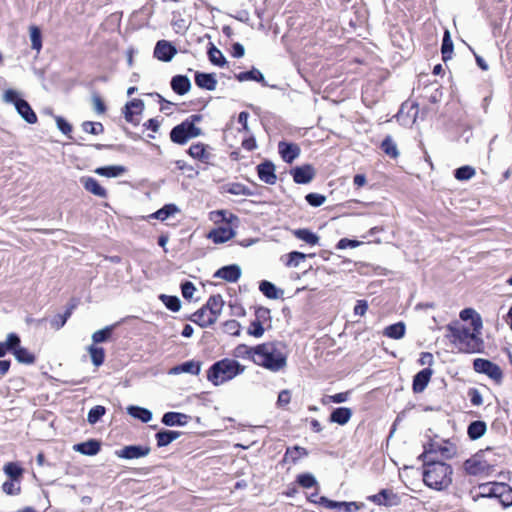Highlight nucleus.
Instances as JSON below:
<instances>
[{"mask_svg": "<svg viewBox=\"0 0 512 512\" xmlns=\"http://www.w3.org/2000/svg\"><path fill=\"white\" fill-rule=\"evenodd\" d=\"M471 326L472 328L458 322L447 326L449 331L447 337L460 352L478 353L482 350L481 330L483 323L480 315H476V319H473Z\"/></svg>", "mask_w": 512, "mask_h": 512, "instance_id": "nucleus-1", "label": "nucleus"}, {"mask_svg": "<svg viewBox=\"0 0 512 512\" xmlns=\"http://www.w3.org/2000/svg\"><path fill=\"white\" fill-rule=\"evenodd\" d=\"M475 500L480 512H502L512 505V488L505 483H485L479 486Z\"/></svg>", "mask_w": 512, "mask_h": 512, "instance_id": "nucleus-2", "label": "nucleus"}, {"mask_svg": "<svg viewBox=\"0 0 512 512\" xmlns=\"http://www.w3.org/2000/svg\"><path fill=\"white\" fill-rule=\"evenodd\" d=\"M423 481L431 489L443 491L452 483L453 469L450 465L429 459L424 461Z\"/></svg>", "mask_w": 512, "mask_h": 512, "instance_id": "nucleus-3", "label": "nucleus"}, {"mask_svg": "<svg viewBox=\"0 0 512 512\" xmlns=\"http://www.w3.org/2000/svg\"><path fill=\"white\" fill-rule=\"evenodd\" d=\"M258 365L277 372L287 365V354L282 343H264L258 345Z\"/></svg>", "mask_w": 512, "mask_h": 512, "instance_id": "nucleus-4", "label": "nucleus"}, {"mask_svg": "<svg viewBox=\"0 0 512 512\" xmlns=\"http://www.w3.org/2000/svg\"><path fill=\"white\" fill-rule=\"evenodd\" d=\"M245 371V366L232 358L215 362L207 370V379L215 386L222 385Z\"/></svg>", "mask_w": 512, "mask_h": 512, "instance_id": "nucleus-5", "label": "nucleus"}, {"mask_svg": "<svg viewBox=\"0 0 512 512\" xmlns=\"http://www.w3.org/2000/svg\"><path fill=\"white\" fill-rule=\"evenodd\" d=\"M199 115H192L190 119L183 121L175 126L170 132L171 141L176 144H185L189 139L201 135V129L195 126V122L200 121Z\"/></svg>", "mask_w": 512, "mask_h": 512, "instance_id": "nucleus-6", "label": "nucleus"}, {"mask_svg": "<svg viewBox=\"0 0 512 512\" xmlns=\"http://www.w3.org/2000/svg\"><path fill=\"white\" fill-rule=\"evenodd\" d=\"M3 100L7 103H13L18 114L29 124L37 122V115L31 108L30 104L19 98L18 92L13 89H8L3 94Z\"/></svg>", "mask_w": 512, "mask_h": 512, "instance_id": "nucleus-7", "label": "nucleus"}, {"mask_svg": "<svg viewBox=\"0 0 512 512\" xmlns=\"http://www.w3.org/2000/svg\"><path fill=\"white\" fill-rule=\"evenodd\" d=\"M456 453V446L449 441H433L424 447V452L419 456V459L423 461L433 459L430 457L432 454H439L444 459H451Z\"/></svg>", "mask_w": 512, "mask_h": 512, "instance_id": "nucleus-8", "label": "nucleus"}, {"mask_svg": "<svg viewBox=\"0 0 512 512\" xmlns=\"http://www.w3.org/2000/svg\"><path fill=\"white\" fill-rule=\"evenodd\" d=\"M473 368L477 373L485 374L497 383H500L503 378L501 368L487 359L476 358L473 361Z\"/></svg>", "mask_w": 512, "mask_h": 512, "instance_id": "nucleus-9", "label": "nucleus"}, {"mask_svg": "<svg viewBox=\"0 0 512 512\" xmlns=\"http://www.w3.org/2000/svg\"><path fill=\"white\" fill-rule=\"evenodd\" d=\"M177 49L172 43L166 40H160L156 43L154 56L163 62H169L176 55Z\"/></svg>", "mask_w": 512, "mask_h": 512, "instance_id": "nucleus-10", "label": "nucleus"}, {"mask_svg": "<svg viewBox=\"0 0 512 512\" xmlns=\"http://www.w3.org/2000/svg\"><path fill=\"white\" fill-rule=\"evenodd\" d=\"M278 152L284 162L291 164L299 157L301 149L298 144L280 141L278 143Z\"/></svg>", "mask_w": 512, "mask_h": 512, "instance_id": "nucleus-11", "label": "nucleus"}, {"mask_svg": "<svg viewBox=\"0 0 512 512\" xmlns=\"http://www.w3.org/2000/svg\"><path fill=\"white\" fill-rule=\"evenodd\" d=\"M150 450L148 446L129 445L116 451V455L123 459H138L147 456Z\"/></svg>", "mask_w": 512, "mask_h": 512, "instance_id": "nucleus-12", "label": "nucleus"}, {"mask_svg": "<svg viewBox=\"0 0 512 512\" xmlns=\"http://www.w3.org/2000/svg\"><path fill=\"white\" fill-rule=\"evenodd\" d=\"M291 175L293 177L294 182L297 184H307L310 183L315 177L314 168L309 165L297 166L291 170Z\"/></svg>", "mask_w": 512, "mask_h": 512, "instance_id": "nucleus-13", "label": "nucleus"}, {"mask_svg": "<svg viewBox=\"0 0 512 512\" xmlns=\"http://www.w3.org/2000/svg\"><path fill=\"white\" fill-rule=\"evenodd\" d=\"M377 505L396 506L400 503V498L392 490L383 489L379 493L369 498Z\"/></svg>", "mask_w": 512, "mask_h": 512, "instance_id": "nucleus-14", "label": "nucleus"}, {"mask_svg": "<svg viewBox=\"0 0 512 512\" xmlns=\"http://www.w3.org/2000/svg\"><path fill=\"white\" fill-rule=\"evenodd\" d=\"M234 235L235 232L233 231L231 225L224 224L210 231L208 234V238L211 239L214 243L220 244L227 242L228 240L233 238Z\"/></svg>", "mask_w": 512, "mask_h": 512, "instance_id": "nucleus-15", "label": "nucleus"}, {"mask_svg": "<svg viewBox=\"0 0 512 512\" xmlns=\"http://www.w3.org/2000/svg\"><path fill=\"white\" fill-rule=\"evenodd\" d=\"M80 183L83 185L85 190L90 192L91 194L100 198L107 197L106 189L103 188L95 178L83 176L80 178Z\"/></svg>", "mask_w": 512, "mask_h": 512, "instance_id": "nucleus-16", "label": "nucleus"}, {"mask_svg": "<svg viewBox=\"0 0 512 512\" xmlns=\"http://www.w3.org/2000/svg\"><path fill=\"white\" fill-rule=\"evenodd\" d=\"M188 154L202 163L208 164L212 158L211 152L207 149V146L203 143H197L190 146Z\"/></svg>", "mask_w": 512, "mask_h": 512, "instance_id": "nucleus-17", "label": "nucleus"}, {"mask_svg": "<svg viewBox=\"0 0 512 512\" xmlns=\"http://www.w3.org/2000/svg\"><path fill=\"white\" fill-rule=\"evenodd\" d=\"M241 276V270L237 265H228L218 269L214 277L224 279L228 282H236Z\"/></svg>", "mask_w": 512, "mask_h": 512, "instance_id": "nucleus-18", "label": "nucleus"}, {"mask_svg": "<svg viewBox=\"0 0 512 512\" xmlns=\"http://www.w3.org/2000/svg\"><path fill=\"white\" fill-rule=\"evenodd\" d=\"M258 177L267 184H275L277 176L274 164L267 161L258 165Z\"/></svg>", "mask_w": 512, "mask_h": 512, "instance_id": "nucleus-19", "label": "nucleus"}, {"mask_svg": "<svg viewBox=\"0 0 512 512\" xmlns=\"http://www.w3.org/2000/svg\"><path fill=\"white\" fill-rule=\"evenodd\" d=\"M431 376L432 370L429 368H425L418 372L413 379V391L415 393L423 392L427 387Z\"/></svg>", "mask_w": 512, "mask_h": 512, "instance_id": "nucleus-20", "label": "nucleus"}, {"mask_svg": "<svg viewBox=\"0 0 512 512\" xmlns=\"http://www.w3.org/2000/svg\"><path fill=\"white\" fill-rule=\"evenodd\" d=\"M190 320L202 328L209 327L216 322V320L212 315H210V312L206 310L205 307L200 308L194 314H192Z\"/></svg>", "mask_w": 512, "mask_h": 512, "instance_id": "nucleus-21", "label": "nucleus"}, {"mask_svg": "<svg viewBox=\"0 0 512 512\" xmlns=\"http://www.w3.org/2000/svg\"><path fill=\"white\" fill-rule=\"evenodd\" d=\"M143 101L140 99H133L125 105L124 117L127 122L137 124L134 116L139 114L143 109Z\"/></svg>", "mask_w": 512, "mask_h": 512, "instance_id": "nucleus-22", "label": "nucleus"}, {"mask_svg": "<svg viewBox=\"0 0 512 512\" xmlns=\"http://www.w3.org/2000/svg\"><path fill=\"white\" fill-rule=\"evenodd\" d=\"M195 83L198 87L213 91L216 89L217 80L213 74L196 72Z\"/></svg>", "mask_w": 512, "mask_h": 512, "instance_id": "nucleus-23", "label": "nucleus"}, {"mask_svg": "<svg viewBox=\"0 0 512 512\" xmlns=\"http://www.w3.org/2000/svg\"><path fill=\"white\" fill-rule=\"evenodd\" d=\"M224 306V301L221 295H212L209 297L206 304L203 306L210 312V315L217 321Z\"/></svg>", "mask_w": 512, "mask_h": 512, "instance_id": "nucleus-24", "label": "nucleus"}, {"mask_svg": "<svg viewBox=\"0 0 512 512\" xmlns=\"http://www.w3.org/2000/svg\"><path fill=\"white\" fill-rule=\"evenodd\" d=\"M171 88L178 95H185L191 89V82L187 76L176 75L171 80Z\"/></svg>", "mask_w": 512, "mask_h": 512, "instance_id": "nucleus-25", "label": "nucleus"}, {"mask_svg": "<svg viewBox=\"0 0 512 512\" xmlns=\"http://www.w3.org/2000/svg\"><path fill=\"white\" fill-rule=\"evenodd\" d=\"M188 422V416L179 412H167L162 417V423L166 426H184Z\"/></svg>", "mask_w": 512, "mask_h": 512, "instance_id": "nucleus-26", "label": "nucleus"}, {"mask_svg": "<svg viewBox=\"0 0 512 512\" xmlns=\"http://www.w3.org/2000/svg\"><path fill=\"white\" fill-rule=\"evenodd\" d=\"M74 450L88 456H94L100 451V443L97 440H88L74 445Z\"/></svg>", "mask_w": 512, "mask_h": 512, "instance_id": "nucleus-27", "label": "nucleus"}, {"mask_svg": "<svg viewBox=\"0 0 512 512\" xmlns=\"http://www.w3.org/2000/svg\"><path fill=\"white\" fill-rule=\"evenodd\" d=\"M258 288L269 299H280L284 294L283 290L267 280L261 281Z\"/></svg>", "mask_w": 512, "mask_h": 512, "instance_id": "nucleus-28", "label": "nucleus"}, {"mask_svg": "<svg viewBox=\"0 0 512 512\" xmlns=\"http://www.w3.org/2000/svg\"><path fill=\"white\" fill-rule=\"evenodd\" d=\"M314 254H305L298 251H292L282 257V261L287 267H298L307 257H313Z\"/></svg>", "mask_w": 512, "mask_h": 512, "instance_id": "nucleus-29", "label": "nucleus"}, {"mask_svg": "<svg viewBox=\"0 0 512 512\" xmlns=\"http://www.w3.org/2000/svg\"><path fill=\"white\" fill-rule=\"evenodd\" d=\"M352 410L347 407H339L332 411L330 421L339 425H345L351 419Z\"/></svg>", "mask_w": 512, "mask_h": 512, "instance_id": "nucleus-30", "label": "nucleus"}, {"mask_svg": "<svg viewBox=\"0 0 512 512\" xmlns=\"http://www.w3.org/2000/svg\"><path fill=\"white\" fill-rule=\"evenodd\" d=\"M181 435L179 431L162 430L156 433L155 438L157 440L158 447H165L178 439Z\"/></svg>", "mask_w": 512, "mask_h": 512, "instance_id": "nucleus-31", "label": "nucleus"}, {"mask_svg": "<svg viewBox=\"0 0 512 512\" xmlns=\"http://www.w3.org/2000/svg\"><path fill=\"white\" fill-rule=\"evenodd\" d=\"M20 343V337L16 333H9L6 341L0 342V358L4 357L8 351L13 353Z\"/></svg>", "mask_w": 512, "mask_h": 512, "instance_id": "nucleus-32", "label": "nucleus"}, {"mask_svg": "<svg viewBox=\"0 0 512 512\" xmlns=\"http://www.w3.org/2000/svg\"><path fill=\"white\" fill-rule=\"evenodd\" d=\"M126 172V168L122 165H111V166H104V167H98L95 169V173L108 177V178H116L121 175H123Z\"/></svg>", "mask_w": 512, "mask_h": 512, "instance_id": "nucleus-33", "label": "nucleus"}, {"mask_svg": "<svg viewBox=\"0 0 512 512\" xmlns=\"http://www.w3.org/2000/svg\"><path fill=\"white\" fill-rule=\"evenodd\" d=\"M406 326L404 322H397L395 324L387 326L383 330V335L391 339H402L405 336Z\"/></svg>", "mask_w": 512, "mask_h": 512, "instance_id": "nucleus-34", "label": "nucleus"}, {"mask_svg": "<svg viewBox=\"0 0 512 512\" xmlns=\"http://www.w3.org/2000/svg\"><path fill=\"white\" fill-rule=\"evenodd\" d=\"M233 356L235 358L247 359L252 362H255L256 348L249 347L245 344H239L238 346L235 347L233 351Z\"/></svg>", "mask_w": 512, "mask_h": 512, "instance_id": "nucleus-35", "label": "nucleus"}, {"mask_svg": "<svg viewBox=\"0 0 512 512\" xmlns=\"http://www.w3.org/2000/svg\"><path fill=\"white\" fill-rule=\"evenodd\" d=\"M307 450L300 446L289 447L286 450L284 455V462L286 463H296L300 458L306 456Z\"/></svg>", "mask_w": 512, "mask_h": 512, "instance_id": "nucleus-36", "label": "nucleus"}, {"mask_svg": "<svg viewBox=\"0 0 512 512\" xmlns=\"http://www.w3.org/2000/svg\"><path fill=\"white\" fill-rule=\"evenodd\" d=\"M127 412L130 416L139 419L143 423H148L152 419V412L139 406H129Z\"/></svg>", "mask_w": 512, "mask_h": 512, "instance_id": "nucleus-37", "label": "nucleus"}, {"mask_svg": "<svg viewBox=\"0 0 512 512\" xmlns=\"http://www.w3.org/2000/svg\"><path fill=\"white\" fill-rule=\"evenodd\" d=\"M293 235L312 246L319 242V236L308 229H296L293 231Z\"/></svg>", "mask_w": 512, "mask_h": 512, "instance_id": "nucleus-38", "label": "nucleus"}, {"mask_svg": "<svg viewBox=\"0 0 512 512\" xmlns=\"http://www.w3.org/2000/svg\"><path fill=\"white\" fill-rule=\"evenodd\" d=\"M13 355L20 363L32 364L35 361L34 355L30 353L28 349L21 347L20 344L14 349Z\"/></svg>", "mask_w": 512, "mask_h": 512, "instance_id": "nucleus-39", "label": "nucleus"}, {"mask_svg": "<svg viewBox=\"0 0 512 512\" xmlns=\"http://www.w3.org/2000/svg\"><path fill=\"white\" fill-rule=\"evenodd\" d=\"M88 352L92 363L96 367H99L103 364L105 358V352L103 348L97 347L93 344L88 347Z\"/></svg>", "mask_w": 512, "mask_h": 512, "instance_id": "nucleus-40", "label": "nucleus"}, {"mask_svg": "<svg viewBox=\"0 0 512 512\" xmlns=\"http://www.w3.org/2000/svg\"><path fill=\"white\" fill-rule=\"evenodd\" d=\"M5 474L12 480L20 481V478L23 475V468H21L17 463L8 462L5 464L3 468Z\"/></svg>", "mask_w": 512, "mask_h": 512, "instance_id": "nucleus-41", "label": "nucleus"}, {"mask_svg": "<svg viewBox=\"0 0 512 512\" xmlns=\"http://www.w3.org/2000/svg\"><path fill=\"white\" fill-rule=\"evenodd\" d=\"M441 52L443 61L451 59L453 53V42L451 40L450 32L448 30H446L444 33Z\"/></svg>", "mask_w": 512, "mask_h": 512, "instance_id": "nucleus-42", "label": "nucleus"}, {"mask_svg": "<svg viewBox=\"0 0 512 512\" xmlns=\"http://www.w3.org/2000/svg\"><path fill=\"white\" fill-rule=\"evenodd\" d=\"M486 432V424L482 421H474L468 426V435L475 440L480 438Z\"/></svg>", "mask_w": 512, "mask_h": 512, "instance_id": "nucleus-43", "label": "nucleus"}, {"mask_svg": "<svg viewBox=\"0 0 512 512\" xmlns=\"http://www.w3.org/2000/svg\"><path fill=\"white\" fill-rule=\"evenodd\" d=\"M178 211H179V209L177 208L176 205L167 204L164 207H162L161 209H159L158 211H156L154 214H152V217H154L158 220L164 221V220L168 219L170 216L177 213Z\"/></svg>", "mask_w": 512, "mask_h": 512, "instance_id": "nucleus-44", "label": "nucleus"}, {"mask_svg": "<svg viewBox=\"0 0 512 512\" xmlns=\"http://www.w3.org/2000/svg\"><path fill=\"white\" fill-rule=\"evenodd\" d=\"M208 56L211 63L216 66L223 67L226 63L225 57L223 56L222 52L213 44H211L208 50Z\"/></svg>", "mask_w": 512, "mask_h": 512, "instance_id": "nucleus-45", "label": "nucleus"}, {"mask_svg": "<svg viewBox=\"0 0 512 512\" xmlns=\"http://www.w3.org/2000/svg\"><path fill=\"white\" fill-rule=\"evenodd\" d=\"M159 298L162 301V303L167 307V309L173 312H178L180 310L181 302L177 296L161 294Z\"/></svg>", "mask_w": 512, "mask_h": 512, "instance_id": "nucleus-46", "label": "nucleus"}, {"mask_svg": "<svg viewBox=\"0 0 512 512\" xmlns=\"http://www.w3.org/2000/svg\"><path fill=\"white\" fill-rule=\"evenodd\" d=\"M116 325L106 326L101 330H98L92 334V341L94 344L102 343L107 341L112 334V331Z\"/></svg>", "mask_w": 512, "mask_h": 512, "instance_id": "nucleus-47", "label": "nucleus"}, {"mask_svg": "<svg viewBox=\"0 0 512 512\" xmlns=\"http://www.w3.org/2000/svg\"><path fill=\"white\" fill-rule=\"evenodd\" d=\"M74 307H75L74 305H71L70 307L67 308V310L64 314L56 315L50 322L51 327L56 330H59L60 328H62L65 325L68 318L71 316Z\"/></svg>", "mask_w": 512, "mask_h": 512, "instance_id": "nucleus-48", "label": "nucleus"}, {"mask_svg": "<svg viewBox=\"0 0 512 512\" xmlns=\"http://www.w3.org/2000/svg\"><path fill=\"white\" fill-rule=\"evenodd\" d=\"M382 150L391 158H397L399 155V151L397 149L396 143L392 140L390 136H387L381 144Z\"/></svg>", "mask_w": 512, "mask_h": 512, "instance_id": "nucleus-49", "label": "nucleus"}, {"mask_svg": "<svg viewBox=\"0 0 512 512\" xmlns=\"http://www.w3.org/2000/svg\"><path fill=\"white\" fill-rule=\"evenodd\" d=\"M29 31H30L31 47H32V49L39 52L42 48L41 31L37 26H31Z\"/></svg>", "mask_w": 512, "mask_h": 512, "instance_id": "nucleus-50", "label": "nucleus"}, {"mask_svg": "<svg viewBox=\"0 0 512 512\" xmlns=\"http://www.w3.org/2000/svg\"><path fill=\"white\" fill-rule=\"evenodd\" d=\"M105 411V407L101 405L94 406L93 408L90 409L88 413L87 421L90 424L97 423L100 420V418L105 414Z\"/></svg>", "mask_w": 512, "mask_h": 512, "instance_id": "nucleus-51", "label": "nucleus"}, {"mask_svg": "<svg viewBox=\"0 0 512 512\" xmlns=\"http://www.w3.org/2000/svg\"><path fill=\"white\" fill-rule=\"evenodd\" d=\"M19 482L20 481L18 480L12 479L4 482L2 485L3 492L6 493L7 495H18L21 491Z\"/></svg>", "mask_w": 512, "mask_h": 512, "instance_id": "nucleus-52", "label": "nucleus"}, {"mask_svg": "<svg viewBox=\"0 0 512 512\" xmlns=\"http://www.w3.org/2000/svg\"><path fill=\"white\" fill-rule=\"evenodd\" d=\"M211 215H212L211 218L215 222L223 221V222H225L224 224H228V225H231L232 220L236 219V217L232 213L225 211V210H218V211L212 212Z\"/></svg>", "mask_w": 512, "mask_h": 512, "instance_id": "nucleus-53", "label": "nucleus"}, {"mask_svg": "<svg viewBox=\"0 0 512 512\" xmlns=\"http://www.w3.org/2000/svg\"><path fill=\"white\" fill-rule=\"evenodd\" d=\"M475 175V169L471 166H462L455 170L457 180H469Z\"/></svg>", "mask_w": 512, "mask_h": 512, "instance_id": "nucleus-54", "label": "nucleus"}, {"mask_svg": "<svg viewBox=\"0 0 512 512\" xmlns=\"http://www.w3.org/2000/svg\"><path fill=\"white\" fill-rule=\"evenodd\" d=\"M181 369L183 373H189L192 375H198L201 370V365L196 361H187L181 364Z\"/></svg>", "mask_w": 512, "mask_h": 512, "instance_id": "nucleus-55", "label": "nucleus"}, {"mask_svg": "<svg viewBox=\"0 0 512 512\" xmlns=\"http://www.w3.org/2000/svg\"><path fill=\"white\" fill-rule=\"evenodd\" d=\"M82 128L85 132L93 135H98L103 132L104 128L101 123L86 121L82 124Z\"/></svg>", "mask_w": 512, "mask_h": 512, "instance_id": "nucleus-56", "label": "nucleus"}, {"mask_svg": "<svg viewBox=\"0 0 512 512\" xmlns=\"http://www.w3.org/2000/svg\"><path fill=\"white\" fill-rule=\"evenodd\" d=\"M305 199L313 207H319L326 201V197L318 193H309L306 195Z\"/></svg>", "mask_w": 512, "mask_h": 512, "instance_id": "nucleus-57", "label": "nucleus"}, {"mask_svg": "<svg viewBox=\"0 0 512 512\" xmlns=\"http://www.w3.org/2000/svg\"><path fill=\"white\" fill-rule=\"evenodd\" d=\"M297 481L304 488H311L317 484L315 477L309 473L299 475Z\"/></svg>", "mask_w": 512, "mask_h": 512, "instance_id": "nucleus-58", "label": "nucleus"}, {"mask_svg": "<svg viewBox=\"0 0 512 512\" xmlns=\"http://www.w3.org/2000/svg\"><path fill=\"white\" fill-rule=\"evenodd\" d=\"M224 332L229 335H238L240 332V324L236 320L226 321L223 325Z\"/></svg>", "mask_w": 512, "mask_h": 512, "instance_id": "nucleus-59", "label": "nucleus"}, {"mask_svg": "<svg viewBox=\"0 0 512 512\" xmlns=\"http://www.w3.org/2000/svg\"><path fill=\"white\" fill-rule=\"evenodd\" d=\"M468 396L470 398V401H471L472 405L480 406V405L483 404V398H482V395H481V393L479 392L478 389L470 388L468 390Z\"/></svg>", "mask_w": 512, "mask_h": 512, "instance_id": "nucleus-60", "label": "nucleus"}, {"mask_svg": "<svg viewBox=\"0 0 512 512\" xmlns=\"http://www.w3.org/2000/svg\"><path fill=\"white\" fill-rule=\"evenodd\" d=\"M181 291H182L183 297L185 299L189 300L193 297V294L196 291V288L192 282L186 281V282L182 283Z\"/></svg>", "mask_w": 512, "mask_h": 512, "instance_id": "nucleus-61", "label": "nucleus"}, {"mask_svg": "<svg viewBox=\"0 0 512 512\" xmlns=\"http://www.w3.org/2000/svg\"><path fill=\"white\" fill-rule=\"evenodd\" d=\"M56 124L58 129L65 135H69L72 131V126L62 117H56Z\"/></svg>", "mask_w": 512, "mask_h": 512, "instance_id": "nucleus-62", "label": "nucleus"}, {"mask_svg": "<svg viewBox=\"0 0 512 512\" xmlns=\"http://www.w3.org/2000/svg\"><path fill=\"white\" fill-rule=\"evenodd\" d=\"M291 401V392L287 389L282 390L278 395L277 404L278 406H286Z\"/></svg>", "mask_w": 512, "mask_h": 512, "instance_id": "nucleus-63", "label": "nucleus"}, {"mask_svg": "<svg viewBox=\"0 0 512 512\" xmlns=\"http://www.w3.org/2000/svg\"><path fill=\"white\" fill-rule=\"evenodd\" d=\"M359 244H360V242L357 241V240H351V239H348V238H342L337 243V248L338 249L355 248Z\"/></svg>", "mask_w": 512, "mask_h": 512, "instance_id": "nucleus-64", "label": "nucleus"}]
</instances>
